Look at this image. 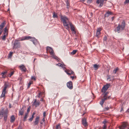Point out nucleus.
<instances>
[{
	"instance_id": "1",
	"label": "nucleus",
	"mask_w": 129,
	"mask_h": 129,
	"mask_svg": "<svg viewBox=\"0 0 129 129\" xmlns=\"http://www.w3.org/2000/svg\"><path fill=\"white\" fill-rule=\"evenodd\" d=\"M60 19L63 26L67 30H69V24L71 22L70 21L69 19L67 17H61Z\"/></svg>"
},
{
	"instance_id": "2",
	"label": "nucleus",
	"mask_w": 129,
	"mask_h": 129,
	"mask_svg": "<svg viewBox=\"0 0 129 129\" xmlns=\"http://www.w3.org/2000/svg\"><path fill=\"white\" fill-rule=\"evenodd\" d=\"M125 26V21L123 20L121 23V24H118L116 28V31L118 33H120L121 31L124 30Z\"/></svg>"
},
{
	"instance_id": "3",
	"label": "nucleus",
	"mask_w": 129,
	"mask_h": 129,
	"mask_svg": "<svg viewBox=\"0 0 129 129\" xmlns=\"http://www.w3.org/2000/svg\"><path fill=\"white\" fill-rule=\"evenodd\" d=\"M103 94L104 95L103 98L102 99L101 101L100 102V104L103 106V105L105 101L108 99L111 98V95L108 96V92H103Z\"/></svg>"
},
{
	"instance_id": "4",
	"label": "nucleus",
	"mask_w": 129,
	"mask_h": 129,
	"mask_svg": "<svg viewBox=\"0 0 129 129\" xmlns=\"http://www.w3.org/2000/svg\"><path fill=\"white\" fill-rule=\"evenodd\" d=\"M8 87H9V83L7 82L5 83L4 84V87L2 91V93L0 96L1 98H2L5 96L6 89Z\"/></svg>"
},
{
	"instance_id": "5",
	"label": "nucleus",
	"mask_w": 129,
	"mask_h": 129,
	"mask_svg": "<svg viewBox=\"0 0 129 129\" xmlns=\"http://www.w3.org/2000/svg\"><path fill=\"white\" fill-rule=\"evenodd\" d=\"M20 47V43L18 42V41L15 40L13 44V49H16L17 48H19Z\"/></svg>"
},
{
	"instance_id": "6",
	"label": "nucleus",
	"mask_w": 129,
	"mask_h": 129,
	"mask_svg": "<svg viewBox=\"0 0 129 129\" xmlns=\"http://www.w3.org/2000/svg\"><path fill=\"white\" fill-rule=\"evenodd\" d=\"M40 104V102L39 101H37V99H35L33 103L32 106H35L36 107H37L39 106Z\"/></svg>"
},
{
	"instance_id": "7",
	"label": "nucleus",
	"mask_w": 129,
	"mask_h": 129,
	"mask_svg": "<svg viewBox=\"0 0 129 129\" xmlns=\"http://www.w3.org/2000/svg\"><path fill=\"white\" fill-rule=\"evenodd\" d=\"M67 87L70 89H72L73 88V83L71 81H70L67 83Z\"/></svg>"
},
{
	"instance_id": "8",
	"label": "nucleus",
	"mask_w": 129,
	"mask_h": 129,
	"mask_svg": "<svg viewBox=\"0 0 129 129\" xmlns=\"http://www.w3.org/2000/svg\"><path fill=\"white\" fill-rule=\"evenodd\" d=\"M110 85L108 84H106L102 88V92H105L109 87Z\"/></svg>"
},
{
	"instance_id": "9",
	"label": "nucleus",
	"mask_w": 129,
	"mask_h": 129,
	"mask_svg": "<svg viewBox=\"0 0 129 129\" xmlns=\"http://www.w3.org/2000/svg\"><path fill=\"white\" fill-rule=\"evenodd\" d=\"M46 49L49 52L50 54L51 55H53L54 54V51L52 48L48 46L47 47Z\"/></svg>"
},
{
	"instance_id": "10",
	"label": "nucleus",
	"mask_w": 129,
	"mask_h": 129,
	"mask_svg": "<svg viewBox=\"0 0 129 129\" xmlns=\"http://www.w3.org/2000/svg\"><path fill=\"white\" fill-rule=\"evenodd\" d=\"M104 0H97L96 3L98 4H100L99 7L101 8L103 5Z\"/></svg>"
},
{
	"instance_id": "11",
	"label": "nucleus",
	"mask_w": 129,
	"mask_h": 129,
	"mask_svg": "<svg viewBox=\"0 0 129 129\" xmlns=\"http://www.w3.org/2000/svg\"><path fill=\"white\" fill-rule=\"evenodd\" d=\"M40 117L39 116H37L34 123V126L38 125L40 120Z\"/></svg>"
},
{
	"instance_id": "12",
	"label": "nucleus",
	"mask_w": 129,
	"mask_h": 129,
	"mask_svg": "<svg viewBox=\"0 0 129 129\" xmlns=\"http://www.w3.org/2000/svg\"><path fill=\"white\" fill-rule=\"evenodd\" d=\"M82 122L83 125L85 126H86L88 125V124L85 118H83Z\"/></svg>"
},
{
	"instance_id": "13",
	"label": "nucleus",
	"mask_w": 129,
	"mask_h": 129,
	"mask_svg": "<svg viewBox=\"0 0 129 129\" xmlns=\"http://www.w3.org/2000/svg\"><path fill=\"white\" fill-rule=\"evenodd\" d=\"M19 68L22 71L25 72L26 71V69L25 66L23 65H22L19 66Z\"/></svg>"
},
{
	"instance_id": "14",
	"label": "nucleus",
	"mask_w": 129,
	"mask_h": 129,
	"mask_svg": "<svg viewBox=\"0 0 129 129\" xmlns=\"http://www.w3.org/2000/svg\"><path fill=\"white\" fill-rule=\"evenodd\" d=\"M114 14L111 11H107L105 15L104 16H109L110 15H113Z\"/></svg>"
},
{
	"instance_id": "15",
	"label": "nucleus",
	"mask_w": 129,
	"mask_h": 129,
	"mask_svg": "<svg viewBox=\"0 0 129 129\" xmlns=\"http://www.w3.org/2000/svg\"><path fill=\"white\" fill-rule=\"evenodd\" d=\"M31 38V37L29 36H26L23 37H22L21 39L20 40L21 41L28 40L29 39V38Z\"/></svg>"
},
{
	"instance_id": "16",
	"label": "nucleus",
	"mask_w": 129,
	"mask_h": 129,
	"mask_svg": "<svg viewBox=\"0 0 129 129\" xmlns=\"http://www.w3.org/2000/svg\"><path fill=\"white\" fill-rule=\"evenodd\" d=\"M64 71L67 74L69 75H70L71 74H74V72L72 71H70L66 70Z\"/></svg>"
},
{
	"instance_id": "17",
	"label": "nucleus",
	"mask_w": 129,
	"mask_h": 129,
	"mask_svg": "<svg viewBox=\"0 0 129 129\" xmlns=\"http://www.w3.org/2000/svg\"><path fill=\"white\" fill-rule=\"evenodd\" d=\"M69 25H70V26L71 30L73 32H75L74 27L73 25L72 24L71 22L69 23Z\"/></svg>"
},
{
	"instance_id": "18",
	"label": "nucleus",
	"mask_w": 129,
	"mask_h": 129,
	"mask_svg": "<svg viewBox=\"0 0 129 129\" xmlns=\"http://www.w3.org/2000/svg\"><path fill=\"white\" fill-rule=\"evenodd\" d=\"M127 126L126 123H124L121 126L119 127V129H125Z\"/></svg>"
},
{
	"instance_id": "19",
	"label": "nucleus",
	"mask_w": 129,
	"mask_h": 129,
	"mask_svg": "<svg viewBox=\"0 0 129 129\" xmlns=\"http://www.w3.org/2000/svg\"><path fill=\"white\" fill-rule=\"evenodd\" d=\"M24 111V110L22 109H21L19 110V115H23Z\"/></svg>"
},
{
	"instance_id": "20",
	"label": "nucleus",
	"mask_w": 129,
	"mask_h": 129,
	"mask_svg": "<svg viewBox=\"0 0 129 129\" xmlns=\"http://www.w3.org/2000/svg\"><path fill=\"white\" fill-rule=\"evenodd\" d=\"M10 119L11 122V123L13 122L15 120V118L14 116V115H12Z\"/></svg>"
},
{
	"instance_id": "21",
	"label": "nucleus",
	"mask_w": 129,
	"mask_h": 129,
	"mask_svg": "<svg viewBox=\"0 0 129 129\" xmlns=\"http://www.w3.org/2000/svg\"><path fill=\"white\" fill-rule=\"evenodd\" d=\"M2 110L3 111V113L4 115H7V113H8V110L7 109L5 111H4V108H2Z\"/></svg>"
},
{
	"instance_id": "22",
	"label": "nucleus",
	"mask_w": 129,
	"mask_h": 129,
	"mask_svg": "<svg viewBox=\"0 0 129 129\" xmlns=\"http://www.w3.org/2000/svg\"><path fill=\"white\" fill-rule=\"evenodd\" d=\"M7 73V71H6L2 73L1 75L2 76V77L3 78H5L6 76V74Z\"/></svg>"
},
{
	"instance_id": "23",
	"label": "nucleus",
	"mask_w": 129,
	"mask_h": 129,
	"mask_svg": "<svg viewBox=\"0 0 129 129\" xmlns=\"http://www.w3.org/2000/svg\"><path fill=\"white\" fill-rule=\"evenodd\" d=\"M28 114H27V113H25V114L24 116L23 119V121H25L26 120Z\"/></svg>"
},
{
	"instance_id": "24",
	"label": "nucleus",
	"mask_w": 129,
	"mask_h": 129,
	"mask_svg": "<svg viewBox=\"0 0 129 129\" xmlns=\"http://www.w3.org/2000/svg\"><path fill=\"white\" fill-rule=\"evenodd\" d=\"M5 24V22H4L0 25V29L2 30L4 27Z\"/></svg>"
},
{
	"instance_id": "25",
	"label": "nucleus",
	"mask_w": 129,
	"mask_h": 129,
	"mask_svg": "<svg viewBox=\"0 0 129 129\" xmlns=\"http://www.w3.org/2000/svg\"><path fill=\"white\" fill-rule=\"evenodd\" d=\"M93 67L95 70H97L99 67V66L97 64H94L93 65Z\"/></svg>"
},
{
	"instance_id": "26",
	"label": "nucleus",
	"mask_w": 129,
	"mask_h": 129,
	"mask_svg": "<svg viewBox=\"0 0 129 129\" xmlns=\"http://www.w3.org/2000/svg\"><path fill=\"white\" fill-rule=\"evenodd\" d=\"M13 53V52H10L8 55V58H11V57L12 56Z\"/></svg>"
},
{
	"instance_id": "27",
	"label": "nucleus",
	"mask_w": 129,
	"mask_h": 129,
	"mask_svg": "<svg viewBox=\"0 0 129 129\" xmlns=\"http://www.w3.org/2000/svg\"><path fill=\"white\" fill-rule=\"evenodd\" d=\"M7 27H6L4 29V35H7Z\"/></svg>"
},
{
	"instance_id": "28",
	"label": "nucleus",
	"mask_w": 129,
	"mask_h": 129,
	"mask_svg": "<svg viewBox=\"0 0 129 129\" xmlns=\"http://www.w3.org/2000/svg\"><path fill=\"white\" fill-rule=\"evenodd\" d=\"M52 57L54 59H56L57 60H58V58L57 57V56L54 55V54L53 55H52Z\"/></svg>"
},
{
	"instance_id": "29",
	"label": "nucleus",
	"mask_w": 129,
	"mask_h": 129,
	"mask_svg": "<svg viewBox=\"0 0 129 129\" xmlns=\"http://www.w3.org/2000/svg\"><path fill=\"white\" fill-rule=\"evenodd\" d=\"M119 70L118 68H117L113 70V73L114 74H115Z\"/></svg>"
},
{
	"instance_id": "30",
	"label": "nucleus",
	"mask_w": 129,
	"mask_h": 129,
	"mask_svg": "<svg viewBox=\"0 0 129 129\" xmlns=\"http://www.w3.org/2000/svg\"><path fill=\"white\" fill-rule=\"evenodd\" d=\"M100 34V32H96V36L97 38H98L99 37V36Z\"/></svg>"
},
{
	"instance_id": "31",
	"label": "nucleus",
	"mask_w": 129,
	"mask_h": 129,
	"mask_svg": "<svg viewBox=\"0 0 129 129\" xmlns=\"http://www.w3.org/2000/svg\"><path fill=\"white\" fill-rule=\"evenodd\" d=\"M37 40L35 39H34V40L33 41H32V42H33V43L35 45H36L37 44Z\"/></svg>"
},
{
	"instance_id": "32",
	"label": "nucleus",
	"mask_w": 129,
	"mask_h": 129,
	"mask_svg": "<svg viewBox=\"0 0 129 129\" xmlns=\"http://www.w3.org/2000/svg\"><path fill=\"white\" fill-rule=\"evenodd\" d=\"M7 115H4V121L6 122L7 121Z\"/></svg>"
},
{
	"instance_id": "33",
	"label": "nucleus",
	"mask_w": 129,
	"mask_h": 129,
	"mask_svg": "<svg viewBox=\"0 0 129 129\" xmlns=\"http://www.w3.org/2000/svg\"><path fill=\"white\" fill-rule=\"evenodd\" d=\"M77 51V50H74L71 52V53L72 55H74L76 53Z\"/></svg>"
},
{
	"instance_id": "34",
	"label": "nucleus",
	"mask_w": 129,
	"mask_h": 129,
	"mask_svg": "<svg viewBox=\"0 0 129 129\" xmlns=\"http://www.w3.org/2000/svg\"><path fill=\"white\" fill-rule=\"evenodd\" d=\"M6 35L5 34L3 36V37L2 38V39L3 40L5 41L6 40Z\"/></svg>"
},
{
	"instance_id": "35",
	"label": "nucleus",
	"mask_w": 129,
	"mask_h": 129,
	"mask_svg": "<svg viewBox=\"0 0 129 129\" xmlns=\"http://www.w3.org/2000/svg\"><path fill=\"white\" fill-rule=\"evenodd\" d=\"M56 65H57L59 66L60 67H63V65L61 64L60 63H59L58 64H56Z\"/></svg>"
},
{
	"instance_id": "36",
	"label": "nucleus",
	"mask_w": 129,
	"mask_h": 129,
	"mask_svg": "<svg viewBox=\"0 0 129 129\" xmlns=\"http://www.w3.org/2000/svg\"><path fill=\"white\" fill-rule=\"evenodd\" d=\"M66 2L67 6H69L70 5L69 2L68 0H66Z\"/></svg>"
},
{
	"instance_id": "37",
	"label": "nucleus",
	"mask_w": 129,
	"mask_h": 129,
	"mask_svg": "<svg viewBox=\"0 0 129 129\" xmlns=\"http://www.w3.org/2000/svg\"><path fill=\"white\" fill-rule=\"evenodd\" d=\"M30 107H29L27 109V112L26 113H27V114H28L30 111Z\"/></svg>"
},
{
	"instance_id": "38",
	"label": "nucleus",
	"mask_w": 129,
	"mask_h": 129,
	"mask_svg": "<svg viewBox=\"0 0 129 129\" xmlns=\"http://www.w3.org/2000/svg\"><path fill=\"white\" fill-rule=\"evenodd\" d=\"M93 0H88L87 3L88 4H90L92 2V1Z\"/></svg>"
},
{
	"instance_id": "39",
	"label": "nucleus",
	"mask_w": 129,
	"mask_h": 129,
	"mask_svg": "<svg viewBox=\"0 0 129 129\" xmlns=\"http://www.w3.org/2000/svg\"><path fill=\"white\" fill-rule=\"evenodd\" d=\"M129 3V0H125V1L124 2L125 4L128 3Z\"/></svg>"
},
{
	"instance_id": "40",
	"label": "nucleus",
	"mask_w": 129,
	"mask_h": 129,
	"mask_svg": "<svg viewBox=\"0 0 129 129\" xmlns=\"http://www.w3.org/2000/svg\"><path fill=\"white\" fill-rule=\"evenodd\" d=\"M107 37L106 36H105L103 38L104 41H106L107 40Z\"/></svg>"
},
{
	"instance_id": "41",
	"label": "nucleus",
	"mask_w": 129,
	"mask_h": 129,
	"mask_svg": "<svg viewBox=\"0 0 129 129\" xmlns=\"http://www.w3.org/2000/svg\"><path fill=\"white\" fill-rule=\"evenodd\" d=\"M31 84V83L30 82H29L28 84V86H27V88H29V87H30V85Z\"/></svg>"
},
{
	"instance_id": "42",
	"label": "nucleus",
	"mask_w": 129,
	"mask_h": 129,
	"mask_svg": "<svg viewBox=\"0 0 129 129\" xmlns=\"http://www.w3.org/2000/svg\"><path fill=\"white\" fill-rule=\"evenodd\" d=\"M101 28H98L97 29V32L99 31V32H100V31H101Z\"/></svg>"
},
{
	"instance_id": "43",
	"label": "nucleus",
	"mask_w": 129,
	"mask_h": 129,
	"mask_svg": "<svg viewBox=\"0 0 129 129\" xmlns=\"http://www.w3.org/2000/svg\"><path fill=\"white\" fill-rule=\"evenodd\" d=\"M108 122L106 120H104V121L102 123L103 124H104V125H106V123H107Z\"/></svg>"
},
{
	"instance_id": "44",
	"label": "nucleus",
	"mask_w": 129,
	"mask_h": 129,
	"mask_svg": "<svg viewBox=\"0 0 129 129\" xmlns=\"http://www.w3.org/2000/svg\"><path fill=\"white\" fill-rule=\"evenodd\" d=\"M60 126L59 125H57L56 127V129H60Z\"/></svg>"
},
{
	"instance_id": "45",
	"label": "nucleus",
	"mask_w": 129,
	"mask_h": 129,
	"mask_svg": "<svg viewBox=\"0 0 129 129\" xmlns=\"http://www.w3.org/2000/svg\"><path fill=\"white\" fill-rule=\"evenodd\" d=\"M106 125H104L102 129H106Z\"/></svg>"
},
{
	"instance_id": "46",
	"label": "nucleus",
	"mask_w": 129,
	"mask_h": 129,
	"mask_svg": "<svg viewBox=\"0 0 129 129\" xmlns=\"http://www.w3.org/2000/svg\"><path fill=\"white\" fill-rule=\"evenodd\" d=\"M109 107H107L105 108L104 110L105 111H107L109 109Z\"/></svg>"
},
{
	"instance_id": "47",
	"label": "nucleus",
	"mask_w": 129,
	"mask_h": 129,
	"mask_svg": "<svg viewBox=\"0 0 129 129\" xmlns=\"http://www.w3.org/2000/svg\"><path fill=\"white\" fill-rule=\"evenodd\" d=\"M31 79L32 80H36V78L34 76H32Z\"/></svg>"
},
{
	"instance_id": "48",
	"label": "nucleus",
	"mask_w": 129,
	"mask_h": 129,
	"mask_svg": "<svg viewBox=\"0 0 129 129\" xmlns=\"http://www.w3.org/2000/svg\"><path fill=\"white\" fill-rule=\"evenodd\" d=\"M53 16H57L55 12H53Z\"/></svg>"
},
{
	"instance_id": "49",
	"label": "nucleus",
	"mask_w": 129,
	"mask_h": 129,
	"mask_svg": "<svg viewBox=\"0 0 129 129\" xmlns=\"http://www.w3.org/2000/svg\"><path fill=\"white\" fill-rule=\"evenodd\" d=\"M3 114H4V113H3V111H1L0 112V115H3Z\"/></svg>"
},
{
	"instance_id": "50",
	"label": "nucleus",
	"mask_w": 129,
	"mask_h": 129,
	"mask_svg": "<svg viewBox=\"0 0 129 129\" xmlns=\"http://www.w3.org/2000/svg\"><path fill=\"white\" fill-rule=\"evenodd\" d=\"M29 39H31L30 41L32 42L33 41V40H34V39H35V38H33L32 37H31V38H29Z\"/></svg>"
},
{
	"instance_id": "51",
	"label": "nucleus",
	"mask_w": 129,
	"mask_h": 129,
	"mask_svg": "<svg viewBox=\"0 0 129 129\" xmlns=\"http://www.w3.org/2000/svg\"><path fill=\"white\" fill-rule=\"evenodd\" d=\"M14 74V72H12L9 75V77H11Z\"/></svg>"
},
{
	"instance_id": "52",
	"label": "nucleus",
	"mask_w": 129,
	"mask_h": 129,
	"mask_svg": "<svg viewBox=\"0 0 129 129\" xmlns=\"http://www.w3.org/2000/svg\"><path fill=\"white\" fill-rule=\"evenodd\" d=\"M33 118H32L31 117V118H30L29 119H28V120L29 121H32V120H33Z\"/></svg>"
},
{
	"instance_id": "53",
	"label": "nucleus",
	"mask_w": 129,
	"mask_h": 129,
	"mask_svg": "<svg viewBox=\"0 0 129 129\" xmlns=\"http://www.w3.org/2000/svg\"><path fill=\"white\" fill-rule=\"evenodd\" d=\"M25 106H23L22 108L21 109H22L23 110L25 109Z\"/></svg>"
},
{
	"instance_id": "54",
	"label": "nucleus",
	"mask_w": 129,
	"mask_h": 129,
	"mask_svg": "<svg viewBox=\"0 0 129 129\" xmlns=\"http://www.w3.org/2000/svg\"><path fill=\"white\" fill-rule=\"evenodd\" d=\"M110 75H109L108 76V78H107V80H109L110 79Z\"/></svg>"
},
{
	"instance_id": "55",
	"label": "nucleus",
	"mask_w": 129,
	"mask_h": 129,
	"mask_svg": "<svg viewBox=\"0 0 129 129\" xmlns=\"http://www.w3.org/2000/svg\"><path fill=\"white\" fill-rule=\"evenodd\" d=\"M45 114H46V112H44L43 113V116L44 117H45Z\"/></svg>"
},
{
	"instance_id": "56",
	"label": "nucleus",
	"mask_w": 129,
	"mask_h": 129,
	"mask_svg": "<svg viewBox=\"0 0 129 129\" xmlns=\"http://www.w3.org/2000/svg\"><path fill=\"white\" fill-rule=\"evenodd\" d=\"M42 121H43L44 122L45 121V117H44L42 119Z\"/></svg>"
},
{
	"instance_id": "57",
	"label": "nucleus",
	"mask_w": 129,
	"mask_h": 129,
	"mask_svg": "<svg viewBox=\"0 0 129 129\" xmlns=\"http://www.w3.org/2000/svg\"><path fill=\"white\" fill-rule=\"evenodd\" d=\"M40 94H41L40 93H39L37 95L38 97V98H40Z\"/></svg>"
},
{
	"instance_id": "58",
	"label": "nucleus",
	"mask_w": 129,
	"mask_h": 129,
	"mask_svg": "<svg viewBox=\"0 0 129 129\" xmlns=\"http://www.w3.org/2000/svg\"><path fill=\"white\" fill-rule=\"evenodd\" d=\"M70 77L72 78V80H73L74 78V76H71Z\"/></svg>"
},
{
	"instance_id": "59",
	"label": "nucleus",
	"mask_w": 129,
	"mask_h": 129,
	"mask_svg": "<svg viewBox=\"0 0 129 129\" xmlns=\"http://www.w3.org/2000/svg\"><path fill=\"white\" fill-rule=\"evenodd\" d=\"M60 59L58 58V60H57V61H58L59 62H60Z\"/></svg>"
},
{
	"instance_id": "60",
	"label": "nucleus",
	"mask_w": 129,
	"mask_h": 129,
	"mask_svg": "<svg viewBox=\"0 0 129 129\" xmlns=\"http://www.w3.org/2000/svg\"><path fill=\"white\" fill-rule=\"evenodd\" d=\"M31 117L33 119L34 118V115H32Z\"/></svg>"
},
{
	"instance_id": "61",
	"label": "nucleus",
	"mask_w": 129,
	"mask_h": 129,
	"mask_svg": "<svg viewBox=\"0 0 129 129\" xmlns=\"http://www.w3.org/2000/svg\"><path fill=\"white\" fill-rule=\"evenodd\" d=\"M114 17H112V20H113L114 19Z\"/></svg>"
},
{
	"instance_id": "62",
	"label": "nucleus",
	"mask_w": 129,
	"mask_h": 129,
	"mask_svg": "<svg viewBox=\"0 0 129 129\" xmlns=\"http://www.w3.org/2000/svg\"><path fill=\"white\" fill-rule=\"evenodd\" d=\"M2 30H1L0 31V35L2 33Z\"/></svg>"
},
{
	"instance_id": "63",
	"label": "nucleus",
	"mask_w": 129,
	"mask_h": 129,
	"mask_svg": "<svg viewBox=\"0 0 129 129\" xmlns=\"http://www.w3.org/2000/svg\"><path fill=\"white\" fill-rule=\"evenodd\" d=\"M43 101V99H42V98H41V100H40V101Z\"/></svg>"
},
{
	"instance_id": "64",
	"label": "nucleus",
	"mask_w": 129,
	"mask_h": 129,
	"mask_svg": "<svg viewBox=\"0 0 129 129\" xmlns=\"http://www.w3.org/2000/svg\"><path fill=\"white\" fill-rule=\"evenodd\" d=\"M35 114V112H34L33 113V114H32V115H34Z\"/></svg>"
}]
</instances>
